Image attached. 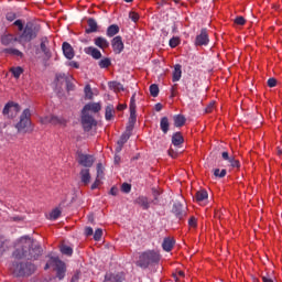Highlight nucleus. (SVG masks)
<instances>
[{"mask_svg": "<svg viewBox=\"0 0 282 282\" xmlns=\"http://www.w3.org/2000/svg\"><path fill=\"white\" fill-rule=\"evenodd\" d=\"M164 106H162V104H156L155 105V111H160L161 109H163Z\"/></svg>", "mask_w": 282, "mask_h": 282, "instance_id": "nucleus-64", "label": "nucleus"}, {"mask_svg": "<svg viewBox=\"0 0 282 282\" xmlns=\"http://www.w3.org/2000/svg\"><path fill=\"white\" fill-rule=\"evenodd\" d=\"M85 54H88L89 56L94 57L95 61H99V58H102V53H100V50L94 47V46H88L84 48Z\"/></svg>", "mask_w": 282, "mask_h": 282, "instance_id": "nucleus-19", "label": "nucleus"}, {"mask_svg": "<svg viewBox=\"0 0 282 282\" xmlns=\"http://www.w3.org/2000/svg\"><path fill=\"white\" fill-rule=\"evenodd\" d=\"M88 28L85 30L86 34H94L98 32V22L94 18L87 20Z\"/></svg>", "mask_w": 282, "mask_h": 282, "instance_id": "nucleus-18", "label": "nucleus"}, {"mask_svg": "<svg viewBox=\"0 0 282 282\" xmlns=\"http://www.w3.org/2000/svg\"><path fill=\"white\" fill-rule=\"evenodd\" d=\"M194 199L199 206H206L208 202V192L204 189L196 192Z\"/></svg>", "mask_w": 282, "mask_h": 282, "instance_id": "nucleus-14", "label": "nucleus"}, {"mask_svg": "<svg viewBox=\"0 0 282 282\" xmlns=\"http://www.w3.org/2000/svg\"><path fill=\"white\" fill-rule=\"evenodd\" d=\"M19 111H21V106H19V104L14 102V101H9L3 110L2 113L3 116H7V118H14L17 116V113H19Z\"/></svg>", "mask_w": 282, "mask_h": 282, "instance_id": "nucleus-10", "label": "nucleus"}, {"mask_svg": "<svg viewBox=\"0 0 282 282\" xmlns=\"http://www.w3.org/2000/svg\"><path fill=\"white\" fill-rule=\"evenodd\" d=\"M210 43V40L208 39V31L206 29L200 30V34L196 36L195 45L202 46V45H208Z\"/></svg>", "mask_w": 282, "mask_h": 282, "instance_id": "nucleus-13", "label": "nucleus"}, {"mask_svg": "<svg viewBox=\"0 0 282 282\" xmlns=\"http://www.w3.org/2000/svg\"><path fill=\"white\" fill-rule=\"evenodd\" d=\"M228 172L226 171V169L219 170V169H215L214 170V175L215 177H224Z\"/></svg>", "mask_w": 282, "mask_h": 282, "instance_id": "nucleus-42", "label": "nucleus"}, {"mask_svg": "<svg viewBox=\"0 0 282 282\" xmlns=\"http://www.w3.org/2000/svg\"><path fill=\"white\" fill-rule=\"evenodd\" d=\"M169 155H171L173 159L177 158L178 152L175 151L173 148H170Z\"/></svg>", "mask_w": 282, "mask_h": 282, "instance_id": "nucleus-58", "label": "nucleus"}, {"mask_svg": "<svg viewBox=\"0 0 282 282\" xmlns=\"http://www.w3.org/2000/svg\"><path fill=\"white\" fill-rule=\"evenodd\" d=\"M137 106H135V93L132 95L131 99H130V117H129V122H131L132 124H135V122L138 121V116L137 110H135Z\"/></svg>", "mask_w": 282, "mask_h": 282, "instance_id": "nucleus-12", "label": "nucleus"}, {"mask_svg": "<svg viewBox=\"0 0 282 282\" xmlns=\"http://www.w3.org/2000/svg\"><path fill=\"white\" fill-rule=\"evenodd\" d=\"M113 113H116V110L113 109V105H108L106 107V112H105L106 120H111L113 118Z\"/></svg>", "mask_w": 282, "mask_h": 282, "instance_id": "nucleus-33", "label": "nucleus"}, {"mask_svg": "<svg viewBox=\"0 0 282 282\" xmlns=\"http://www.w3.org/2000/svg\"><path fill=\"white\" fill-rule=\"evenodd\" d=\"M82 124L84 128V131H89L90 129H94L98 122L96 119H94V116H91L89 112H85L82 110Z\"/></svg>", "mask_w": 282, "mask_h": 282, "instance_id": "nucleus-9", "label": "nucleus"}, {"mask_svg": "<svg viewBox=\"0 0 282 282\" xmlns=\"http://www.w3.org/2000/svg\"><path fill=\"white\" fill-rule=\"evenodd\" d=\"M182 78V65L176 64L174 66L172 80L173 83H177Z\"/></svg>", "mask_w": 282, "mask_h": 282, "instance_id": "nucleus-30", "label": "nucleus"}, {"mask_svg": "<svg viewBox=\"0 0 282 282\" xmlns=\"http://www.w3.org/2000/svg\"><path fill=\"white\" fill-rule=\"evenodd\" d=\"M174 120V127H184V124H186V117H184V115H175L173 117Z\"/></svg>", "mask_w": 282, "mask_h": 282, "instance_id": "nucleus-32", "label": "nucleus"}, {"mask_svg": "<svg viewBox=\"0 0 282 282\" xmlns=\"http://www.w3.org/2000/svg\"><path fill=\"white\" fill-rule=\"evenodd\" d=\"M79 175L80 182L84 186H87L91 182V173H89V169H82Z\"/></svg>", "mask_w": 282, "mask_h": 282, "instance_id": "nucleus-21", "label": "nucleus"}, {"mask_svg": "<svg viewBox=\"0 0 282 282\" xmlns=\"http://www.w3.org/2000/svg\"><path fill=\"white\" fill-rule=\"evenodd\" d=\"M172 213H186V203L184 200H175Z\"/></svg>", "mask_w": 282, "mask_h": 282, "instance_id": "nucleus-22", "label": "nucleus"}, {"mask_svg": "<svg viewBox=\"0 0 282 282\" xmlns=\"http://www.w3.org/2000/svg\"><path fill=\"white\" fill-rule=\"evenodd\" d=\"M45 217H46L50 221H56V219H59L61 213H45Z\"/></svg>", "mask_w": 282, "mask_h": 282, "instance_id": "nucleus-41", "label": "nucleus"}, {"mask_svg": "<svg viewBox=\"0 0 282 282\" xmlns=\"http://www.w3.org/2000/svg\"><path fill=\"white\" fill-rule=\"evenodd\" d=\"M160 261V254L155 251H145L140 254L139 260L137 262V265L139 268L147 269L151 263H159Z\"/></svg>", "mask_w": 282, "mask_h": 282, "instance_id": "nucleus-6", "label": "nucleus"}, {"mask_svg": "<svg viewBox=\"0 0 282 282\" xmlns=\"http://www.w3.org/2000/svg\"><path fill=\"white\" fill-rule=\"evenodd\" d=\"M32 112L29 108L24 109L20 116L19 122L15 123V129L18 133H31L32 128Z\"/></svg>", "mask_w": 282, "mask_h": 282, "instance_id": "nucleus-4", "label": "nucleus"}, {"mask_svg": "<svg viewBox=\"0 0 282 282\" xmlns=\"http://www.w3.org/2000/svg\"><path fill=\"white\" fill-rule=\"evenodd\" d=\"M41 254H43L41 245L28 236L19 239L13 251L14 259H29L30 261H36Z\"/></svg>", "mask_w": 282, "mask_h": 282, "instance_id": "nucleus-1", "label": "nucleus"}, {"mask_svg": "<svg viewBox=\"0 0 282 282\" xmlns=\"http://www.w3.org/2000/svg\"><path fill=\"white\" fill-rule=\"evenodd\" d=\"M121 191H122V193H131V184H129V183H123V184L121 185Z\"/></svg>", "mask_w": 282, "mask_h": 282, "instance_id": "nucleus-50", "label": "nucleus"}, {"mask_svg": "<svg viewBox=\"0 0 282 282\" xmlns=\"http://www.w3.org/2000/svg\"><path fill=\"white\" fill-rule=\"evenodd\" d=\"M39 32H41V26L37 24H34L32 22H28L24 25V30L21 32V34L18 36V43H30L39 36Z\"/></svg>", "mask_w": 282, "mask_h": 282, "instance_id": "nucleus-3", "label": "nucleus"}, {"mask_svg": "<svg viewBox=\"0 0 282 282\" xmlns=\"http://www.w3.org/2000/svg\"><path fill=\"white\" fill-rule=\"evenodd\" d=\"M177 96V84H174L171 88V97L170 98H175Z\"/></svg>", "mask_w": 282, "mask_h": 282, "instance_id": "nucleus-54", "label": "nucleus"}, {"mask_svg": "<svg viewBox=\"0 0 282 282\" xmlns=\"http://www.w3.org/2000/svg\"><path fill=\"white\" fill-rule=\"evenodd\" d=\"M153 197H154V199L152 202L154 204H160V191L153 189Z\"/></svg>", "mask_w": 282, "mask_h": 282, "instance_id": "nucleus-49", "label": "nucleus"}, {"mask_svg": "<svg viewBox=\"0 0 282 282\" xmlns=\"http://www.w3.org/2000/svg\"><path fill=\"white\" fill-rule=\"evenodd\" d=\"M3 54L8 56H18V58H23V52L19 51L18 48H4L2 50Z\"/></svg>", "mask_w": 282, "mask_h": 282, "instance_id": "nucleus-29", "label": "nucleus"}, {"mask_svg": "<svg viewBox=\"0 0 282 282\" xmlns=\"http://www.w3.org/2000/svg\"><path fill=\"white\" fill-rule=\"evenodd\" d=\"M19 41V37H14L12 34H7L1 37V43L6 46L12 45V43H17Z\"/></svg>", "mask_w": 282, "mask_h": 282, "instance_id": "nucleus-26", "label": "nucleus"}, {"mask_svg": "<svg viewBox=\"0 0 282 282\" xmlns=\"http://www.w3.org/2000/svg\"><path fill=\"white\" fill-rule=\"evenodd\" d=\"M85 235H86V237H91V235H94V228L86 227L85 228Z\"/></svg>", "mask_w": 282, "mask_h": 282, "instance_id": "nucleus-56", "label": "nucleus"}, {"mask_svg": "<svg viewBox=\"0 0 282 282\" xmlns=\"http://www.w3.org/2000/svg\"><path fill=\"white\" fill-rule=\"evenodd\" d=\"M120 33V26L118 24H111L107 28L106 35L109 39H112V36H116V34Z\"/></svg>", "mask_w": 282, "mask_h": 282, "instance_id": "nucleus-25", "label": "nucleus"}, {"mask_svg": "<svg viewBox=\"0 0 282 282\" xmlns=\"http://www.w3.org/2000/svg\"><path fill=\"white\" fill-rule=\"evenodd\" d=\"M111 45L115 54H122V52H124V42H122V36H115L111 40Z\"/></svg>", "mask_w": 282, "mask_h": 282, "instance_id": "nucleus-11", "label": "nucleus"}, {"mask_svg": "<svg viewBox=\"0 0 282 282\" xmlns=\"http://www.w3.org/2000/svg\"><path fill=\"white\" fill-rule=\"evenodd\" d=\"M268 87H276V78L271 77L267 82Z\"/></svg>", "mask_w": 282, "mask_h": 282, "instance_id": "nucleus-52", "label": "nucleus"}, {"mask_svg": "<svg viewBox=\"0 0 282 282\" xmlns=\"http://www.w3.org/2000/svg\"><path fill=\"white\" fill-rule=\"evenodd\" d=\"M51 265L54 268L57 279L63 281V279H65V273L67 272L65 262L61 261V259L56 257H51L50 261L45 264L44 270H50Z\"/></svg>", "mask_w": 282, "mask_h": 282, "instance_id": "nucleus-5", "label": "nucleus"}, {"mask_svg": "<svg viewBox=\"0 0 282 282\" xmlns=\"http://www.w3.org/2000/svg\"><path fill=\"white\" fill-rule=\"evenodd\" d=\"M66 89H67V91H74V84L67 82Z\"/></svg>", "mask_w": 282, "mask_h": 282, "instance_id": "nucleus-60", "label": "nucleus"}, {"mask_svg": "<svg viewBox=\"0 0 282 282\" xmlns=\"http://www.w3.org/2000/svg\"><path fill=\"white\" fill-rule=\"evenodd\" d=\"M61 252L62 254H66V257H72V254H74V249H72V247L69 246H62L61 247Z\"/></svg>", "mask_w": 282, "mask_h": 282, "instance_id": "nucleus-38", "label": "nucleus"}, {"mask_svg": "<svg viewBox=\"0 0 282 282\" xmlns=\"http://www.w3.org/2000/svg\"><path fill=\"white\" fill-rule=\"evenodd\" d=\"M77 162L78 164H80V166H84L85 169H91L94 166V163L96 162V158L90 154L77 152Z\"/></svg>", "mask_w": 282, "mask_h": 282, "instance_id": "nucleus-8", "label": "nucleus"}, {"mask_svg": "<svg viewBox=\"0 0 282 282\" xmlns=\"http://www.w3.org/2000/svg\"><path fill=\"white\" fill-rule=\"evenodd\" d=\"M94 239L95 241H100V239H102V229H96L94 234Z\"/></svg>", "mask_w": 282, "mask_h": 282, "instance_id": "nucleus-46", "label": "nucleus"}, {"mask_svg": "<svg viewBox=\"0 0 282 282\" xmlns=\"http://www.w3.org/2000/svg\"><path fill=\"white\" fill-rule=\"evenodd\" d=\"M41 123L42 124H52V116L42 118Z\"/></svg>", "mask_w": 282, "mask_h": 282, "instance_id": "nucleus-55", "label": "nucleus"}, {"mask_svg": "<svg viewBox=\"0 0 282 282\" xmlns=\"http://www.w3.org/2000/svg\"><path fill=\"white\" fill-rule=\"evenodd\" d=\"M105 281H110V282H124V273L119 272V273H107L105 275Z\"/></svg>", "mask_w": 282, "mask_h": 282, "instance_id": "nucleus-17", "label": "nucleus"}, {"mask_svg": "<svg viewBox=\"0 0 282 282\" xmlns=\"http://www.w3.org/2000/svg\"><path fill=\"white\" fill-rule=\"evenodd\" d=\"M84 94H85V97L88 99V100H91V98H94V91L91 90V86L90 85H86L85 88H84Z\"/></svg>", "mask_w": 282, "mask_h": 282, "instance_id": "nucleus-39", "label": "nucleus"}, {"mask_svg": "<svg viewBox=\"0 0 282 282\" xmlns=\"http://www.w3.org/2000/svg\"><path fill=\"white\" fill-rule=\"evenodd\" d=\"M62 50L65 58H67L68 61H72V58H74L75 53L74 47H72V44H69L68 42H64L62 44Z\"/></svg>", "mask_w": 282, "mask_h": 282, "instance_id": "nucleus-15", "label": "nucleus"}, {"mask_svg": "<svg viewBox=\"0 0 282 282\" xmlns=\"http://www.w3.org/2000/svg\"><path fill=\"white\" fill-rule=\"evenodd\" d=\"M230 156L231 155H230V153H228V151L221 152V158H223V160H225V162H228Z\"/></svg>", "mask_w": 282, "mask_h": 282, "instance_id": "nucleus-57", "label": "nucleus"}, {"mask_svg": "<svg viewBox=\"0 0 282 282\" xmlns=\"http://www.w3.org/2000/svg\"><path fill=\"white\" fill-rule=\"evenodd\" d=\"M14 78H20V76L23 74V68L21 67H15L11 69Z\"/></svg>", "mask_w": 282, "mask_h": 282, "instance_id": "nucleus-43", "label": "nucleus"}, {"mask_svg": "<svg viewBox=\"0 0 282 282\" xmlns=\"http://www.w3.org/2000/svg\"><path fill=\"white\" fill-rule=\"evenodd\" d=\"M100 180L101 178L96 177L95 182L90 186L91 191H96V188L100 186Z\"/></svg>", "mask_w": 282, "mask_h": 282, "instance_id": "nucleus-53", "label": "nucleus"}, {"mask_svg": "<svg viewBox=\"0 0 282 282\" xmlns=\"http://www.w3.org/2000/svg\"><path fill=\"white\" fill-rule=\"evenodd\" d=\"M172 144L173 147L181 148L182 144H184V137L182 135V132H175L172 135Z\"/></svg>", "mask_w": 282, "mask_h": 282, "instance_id": "nucleus-23", "label": "nucleus"}, {"mask_svg": "<svg viewBox=\"0 0 282 282\" xmlns=\"http://www.w3.org/2000/svg\"><path fill=\"white\" fill-rule=\"evenodd\" d=\"M129 19H131V21H133V23H138V21H140V14H138L134 11H131L129 13Z\"/></svg>", "mask_w": 282, "mask_h": 282, "instance_id": "nucleus-44", "label": "nucleus"}, {"mask_svg": "<svg viewBox=\"0 0 282 282\" xmlns=\"http://www.w3.org/2000/svg\"><path fill=\"white\" fill-rule=\"evenodd\" d=\"M188 226H191V228H197V218L191 217L188 220Z\"/></svg>", "mask_w": 282, "mask_h": 282, "instance_id": "nucleus-51", "label": "nucleus"}, {"mask_svg": "<svg viewBox=\"0 0 282 282\" xmlns=\"http://www.w3.org/2000/svg\"><path fill=\"white\" fill-rule=\"evenodd\" d=\"M170 127H171V123L169 122V117L161 118L160 128L162 133L164 134L169 133Z\"/></svg>", "mask_w": 282, "mask_h": 282, "instance_id": "nucleus-31", "label": "nucleus"}, {"mask_svg": "<svg viewBox=\"0 0 282 282\" xmlns=\"http://www.w3.org/2000/svg\"><path fill=\"white\" fill-rule=\"evenodd\" d=\"M262 281L263 282H274V280H272V278H270V275H263Z\"/></svg>", "mask_w": 282, "mask_h": 282, "instance_id": "nucleus-61", "label": "nucleus"}, {"mask_svg": "<svg viewBox=\"0 0 282 282\" xmlns=\"http://www.w3.org/2000/svg\"><path fill=\"white\" fill-rule=\"evenodd\" d=\"M97 178L102 180L105 177V167L102 166V163L97 164Z\"/></svg>", "mask_w": 282, "mask_h": 282, "instance_id": "nucleus-40", "label": "nucleus"}, {"mask_svg": "<svg viewBox=\"0 0 282 282\" xmlns=\"http://www.w3.org/2000/svg\"><path fill=\"white\" fill-rule=\"evenodd\" d=\"M150 94L153 98H158V96H160V87H158V84H152L150 86Z\"/></svg>", "mask_w": 282, "mask_h": 282, "instance_id": "nucleus-37", "label": "nucleus"}, {"mask_svg": "<svg viewBox=\"0 0 282 282\" xmlns=\"http://www.w3.org/2000/svg\"><path fill=\"white\" fill-rule=\"evenodd\" d=\"M7 19L8 21H12L13 19H17V15L14 13H8Z\"/></svg>", "mask_w": 282, "mask_h": 282, "instance_id": "nucleus-63", "label": "nucleus"}, {"mask_svg": "<svg viewBox=\"0 0 282 282\" xmlns=\"http://www.w3.org/2000/svg\"><path fill=\"white\" fill-rule=\"evenodd\" d=\"M47 45H50V40H47V37H43L41 40L40 50L43 52L46 58H52V51L50 47H47Z\"/></svg>", "mask_w": 282, "mask_h": 282, "instance_id": "nucleus-16", "label": "nucleus"}, {"mask_svg": "<svg viewBox=\"0 0 282 282\" xmlns=\"http://www.w3.org/2000/svg\"><path fill=\"white\" fill-rule=\"evenodd\" d=\"M13 25H17L19 32H23V30L25 29V26L23 25V21L21 20H15Z\"/></svg>", "mask_w": 282, "mask_h": 282, "instance_id": "nucleus-48", "label": "nucleus"}, {"mask_svg": "<svg viewBox=\"0 0 282 282\" xmlns=\"http://www.w3.org/2000/svg\"><path fill=\"white\" fill-rule=\"evenodd\" d=\"M227 162H229V166H231V169H241V163L239 160L235 159V155L229 156Z\"/></svg>", "mask_w": 282, "mask_h": 282, "instance_id": "nucleus-34", "label": "nucleus"}, {"mask_svg": "<svg viewBox=\"0 0 282 282\" xmlns=\"http://www.w3.org/2000/svg\"><path fill=\"white\" fill-rule=\"evenodd\" d=\"M133 127H135V123L129 122V126L126 128V131L121 134L120 139L117 141V148H116L117 153H120L124 144L129 142V138H131V133L133 132Z\"/></svg>", "mask_w": 282, "mask_h": 282, "instance_id": "nucleus-7", "label": "nucleus"}, {"mask_svg": "<svg viewBox=\"0 0 282 282\" xmlns=\"http://www.w3.org/2000/svg\"><path fill=\"white\" fill-rule=\"evenodd\" d=\"M234 23H236V25H246V19L243 17H237Z\"/></svg>", "mask_w": 282, "mask_h": 282, "instance_id": "nucleus-47", "label": "nucleus"}, {"mask_svg": "<svg viewBox=\"0 0 282 282\" xmlns=\"http://www.w3.org/2000/svg\"><path fill=\"white\" fill-rule=\"evenodd\" d=\"M94 43L96 47H99L100 50H107L109 47V41L102 36H98L94 40Z\"/></svg>", "mask_w": 282, "mask_h": 282, "instance_id": "nucleus-24", "label": "nucleus"}, {"mask_svg": "<svg viewBox=\"0 0 282 282\" xmlns=\"http://www.w3.org/2000/svg\"><path fill=\"white\" fill-rule=\"evenodd\" d=\"M100 69H107V67H111V59L109 57H105L99 61Z\"/></svg>", "mask_w": 282, "mask_h": 282, "instance_id": "nucleus-36", "label": "nucleus"}, {"mask_svg": "<svg viewBox=\"0 0 282 282\" xmlns=\"http://www.w3.org/2000/svg\"><path fill=\"white\" fill-rule=\"evenodd\" d=\"M173 246H175V240H173V238H164L162 248L165 252H171V250H173Z\"/></svg>", "mask_w": 282, "mask_h": 282, "instance_id": "nucleus-28", "label": "nucleus"}, {"mask_svg": "<svg viewBox=\"0 0 282 282\" xmlns=\"http://www.w3.org/2000/svg\"><path fill=\"white\" fill-rule=\"evenodd\" d=\"M102 109V106H100L99 102H93V104H87L84 106L83 110L86 113H89L93 111V113H98Z\"/></svg>", "mask_w": 282, "mask_h": 282, "instance_id": "nucleus-20", "label": "nucleus"}, {"mask_svg": "<svg viewBox=\"0 0 282 282\" xmlns=\"http://www.w3.org/2000/svg\"><path fill=\"white\" fill-rule=\"evenodd\" d=\"M66 122L63 117L51 116V124H66Z\"/></svg>", "mask_w": 282, "mask_h": 282, "instance_id": "nucleus-35", "label": "nucleus"}, {"mask_svg": "<svg viewBox=\"0 0 282 282\" xmlns=\"http://www.w3.org/2000/svg\"><path fill=\"white\" fill-rule=\"evenodd\" d=\"M118 193H119L118 187H111L110 195L116 196V195H118Z\"/></svg>", "mask_w": 282, "mask_h": 282, "instance_id": "nucleus-62", "label": "nucleus"}, {"mask_svg": "<svg viewBox=\"0 0 282 282\" xmlns=\"http://www.w3.org/2000/svg\"><path fill=\"white\" fill-rule=\"evenodd\" d=\"M10 270L13 276L25 278L32 276V274H34V272L36 271V267L32 262L14 261L12 262Z\"/></svg>", "mask_w": 282, "mask_h": 282, "instance_id": "nucleus-2", "label": "nucleus"}, {"mask_svg": "<svg viewBox=\"0 0 282 282\" xmlns=\"http://www.w3.org/2000/svg\"><path fill=\"white\" fill-rule=\"evenodd\" d=\"M170 47H177L180 45V37H172L169 42Z\"/></svg>", "mask_w": 282, "mask_h": 282, "instance_id": "nucleus-45", "label": "nucleus"}, {"mask_svg": "<svg viewBox=\"0 0 282 282\" xmlns=\"http://www.w3.org/2000/svg\"><path fill=\"white\" fill-rule=\"evenodd\" d=\"M69 67H74L75 69H78V67H80V65L78 64V62H74V61H72V62H69Z\"/></svg>", "mask_w": 282, "mask_h": 282, "instance_id": "nucleus-59", "label": "nucleus"}, {"mask_svg": "<svg viewBox=\"0 0 282 282\" xmlns=\"http://www.w3.org/2000/svg\"><path fill=\"white\" fill-rule=\"evenodd\" d=\"M135 203L141 206L143 210H149V207L151 206L147 196H139Z\"/></svg>", "mask_w": 282, "mask_h": 282, "instance_id": "nucleus-27", "label": "nucleus"}]
</instances>
